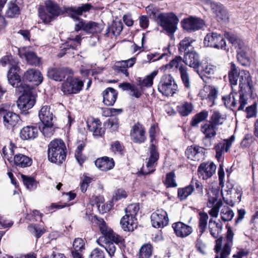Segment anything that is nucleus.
<instances>
[{"mask_svg":"<svg viewBox=\"0 0 258 258\" xmlns=\"http://www.w3.org/2000/svg\"><path fill=\"white\" fill-rule=\"evenodd\" d=\"M193 109V106L191 103L185 102L183 105L178 107V111L180 114L185 116L189 114Z\"/></svg>","mask_w":258,"mask_h":258,"instance_id":"obj_49","label":"nucleus"},{"mask_svg":"<svg viewBox=\"0 0 258 258\" xmlns=\"http://www.w3.org/2000/svg\"><path fill=\"white\" fill-rule=\"evenodd\" d=\"M14 87L16 88L17 94H22L17 101L20 113L23 115L29 113L28 110L31 109L35 104V97L32 94L30 86L22 83H17Z\"/></svg>","mask_w":258,"mask_h":258,"instance_id":"obj_2","label":"nucleus"},{"mask_svg":"<svg viewBox=\"0 0 258 258\" xmlns=\"http://www.w3.org/2000/svg\"><path fill=\"white\" fill-rule=\"evenodd\" d=\"M114 70L117 73H121L126 77L129 76V73L123 60L116 62L114 66Z\"/></svg>","mask_w":258,"mask_h":258,"instance_id":"obj_51","label":"nucleus"},{"mask_svg":"<svg viewBox=\"0 0 258 258\" xmlns=\"http://www.w3.org/2000/svg\"><path fill=\"white\" fill-rule=\"evenodd\" d=\"M21 177L24 185L29 191H33L36 189L38 182L31 176L21 174Z\"/></svg>","mask_w":258,"mask_h":258,"instance_id":"obj_38","label":"nucleus"},{"mask_svg":"<svg viewBox=\"0 0 258 258\" xmlns=\"http://www.w3.org/2000/svg\"><path fill=\"white\" fill-rule=\"evenodd\" d=\"M20 14V8L15 3H11L9 5L6 12V16L9 18H14Z\"/></svg>","mask_w":258,"mask_h":258,"instance_id":"obj_47","label":"nucleus"},{"mask_svg":"<svg viewBox=\"0 0 258 258\" xmlns=\"http://www.w3.org/2000/svg\"><path fill=\"white\" fill-rule=\"evenodd\" d=\"M190 183L192 185V187L195 188L198 194L202 195L203 194V187L201 182L199 181L198 180L192 178L190 181Z\"/></svg>","mask_w":258,"mask_h":258,"instance_id":"obj_60","label":"nucleus"},{"mask_svg":"<svg viewBox=\"0 0 258 258\" xmlns=\"http://www.w3.org/2000/svg\"><path fill=\"white\" fill-rule=\"evenodd\" d=\"M220 215L221 220L224 222H226L230 221L233 219L234 213L232 210L226 207L222 209Z\"/></svg>","mask_w":258,"mask_h":258,"instance_id":"obj_46","label":"nucleus"},{"mask_svg":"<svg viewBox=\"0 0 258 258\" xmlns=\"http://www.w3.org/2000/svg\"><path fill=\"white\" fill-rule=\"evenodd\" d=\"M237 58L238 62L243 66H249L250 63V59L243 48L237 50Z\"/></svg>","mask_w":258,"mask_h":258,"instance_id":"obj_42","label":"nucleus"},{"mask_svg":"<svg viewBox=\"0 0 258 258\" xmlns=\"http://www.w3.org/2000/svg\"><path fill=\"white\" fill-rule=\"evenodd\" d=\"M238 71L234 63H231V70L229 72V79L231 85H236L237 83L238 77Z\"/></svg>","mask_w":258,"mask_h":258,"instance_id":"obj_43","label":"nucleus"},{"mask_svg":"<svg viewBox=\"0 0 258 258\" xmlns=\"http://www.w3.org/2000/svg\"><path fill=\"white\" fill-rule=\"evenodd\" d=\"M67 150L64 141L60 139L51 141L47 146L48 160L53 163L60 165L66 160Z\"/></svg>","mask_w":258,"mask_h":258,"instance_id":"obj_3","label":"nucleus"},{"mask_svg":"<svg viewBox=\"0 0 258 258\" xmlns=\"http://www.w3.org/2000/svg\"><path fill=\"white\" fill-rule=\"evenodd\" d=\"M53 113L50 111V107L45 105L42 107L39 112V117L42 122V125L39 128L45 137H50L53 134Z\"/></svg>","mask_w":258,"mask_h":258,"instance_id":"obj_6","label":"nucleus"},{"mask_svg":"<svg viewBox=\"0 0 258 258\" xmlns=\"http://www.w3.org/2000/svg\"><path fill=\"white\" fill-rule=\"evenodd\" d=\"M224 36L233 46L238 50L242 49L244 47V44L243 40L237 35L225 32Z\"/></svg>","mask_w":258,"mask_h":258,"instance_id":"obj_34","label":"nucleus"},{"mask_svg":"<svg viewBox=\"0 0 258 258\" xmlns=\"http://www.w3.org/2000/svg\"><path fill=\"white\" fill-rule=\"evenodd\" d=\"M87 126L89 131L93 132V135L95 138L102 137L105 134V128L101 126L94 127L89 125L88 123Z\"/></svg>","mask_w":258,"mask_h":258,"instance_id":"obj_52","label":"nucleus"},{"mask_svg":"<svg viewBox=\"0 0 258 258\" xmlns=\"http://www.w3.org/2000/svg\"><path fill=\"white\" fill-rule=\"evenodd\" d=\"M92 178L84 174V178L80 183V188L83 192H85L89 184L92 182Z\"/></svg>","mask_w":258,"mask_h":258,"instance_id":"obj_54","label":"nucleus"},{"mask_svg":"<svg viewBox=\"0 0 258 258\" xmlns=\"http://www.w3.org/2000/svg\"><path fill=\"white\" fill-rule=\"evenodd\" d=\"M23 56L27 63L31 66H39L41 64L40 58L38 57L36 53L32 51H26L23 53Z\"/></svg>","mask_w":258,"mask_h":258,"instance_id":"obj_35","label":"nucleus"},{"mask_svg":"<svg viewBox=\"0 0 258 258\" xmlns=\"http://www.w3.org/2000/svg\"><path fill=\"white\" fill-rule=\"evenodd\" d=\"M73 246L74 249L81 251L85 249V240L81 238H76L73 241Z\"/></svg>","mask_w":258,"mask_h":258,"instance_id":"obj_53","label":"nucleus"},{"mask_svg":"<svg viewBox=\"0 0 258 258\" xmlns=\"http://www.w3.org/2000/svg\"><path fill=\"white\" fill-rule=\"evenodd\" d=\"M95 164L100 170L107 171L113 168L115 162L113 158L103 156L97 159L95 161Z\"/></svg>","mask_w":258,"mask_h":258,"instance_id":"obj_26","label":"nucleus"},{"mask_svg":"<svg viewBox=\"0 0 258 258\" xmlns=\"http://www.w3.org/2000/svg\"><path fill=\"white\" fill-rule=\"evenodd\" d=\"M0 62L4 67L10 64V69L7 73V78L9 83L15 86L17 83L21 82V77L19 75L21 69L17 65V62L12 55H5L2 57Z\"/></svg>","mask_w":258,"mask_h":258,"instance_id":"obj_7","label":"nucleus"},{"mask_svg":"<svg viewBox=\"0 0 258 258\" xmlns=\"http://www.w3.org/2000/svg\"><path fill=\"white\" fill-rule=\"evenodd\" d=\"M157 74V71H154L150 74L146 76L143 79L140 77L138 78L137 80V85L140 87L141 90H142L144 87H151L153 84V79Z\"/></svg>","mask_w":258,"mask_h":258,"instance_id":"obj_32","label":"nucleus"},{"mask_svg":"<svg viewBox=\"0 0 258 258\" xmlns=\"http://www.w3.org/2000/svg\"><path fill=\"white\" fill-rule=\"evenodd\" d=\"M123 146L118 141H115L111 145V149L114 152H118L121 154L123 151Z\"/></svg>","mask_w":258,"mask_h":258,"instance_id":"obj_64","label":"nucleus"},{"mask_svg":"<svg viewBox=\"0 0 258 258\" xmlns=\"http://www.w3.org/2000/svg\"><path fill=\"white\" fill-rule=\"evenodd\" d=\"M205 149L199 146L193 145L189 146L185 150V154L187 158L194 161H199L205 154Z\"/></svg>","mask_w":258,"mask_h":258,"instance_id":"obj_22","label":"nucleus"},{"mask_svg":"<svg viewBox=\"0 0 258 258\" xmlns=\"http://www.w3.org/2000/svg\"><path fill=\"white\" fill-rule=\"evenodd\" d=\"M199 215L200 216V218L199 224V229L201 236L205 231L207 225L208 215L205 212H200Z\"/></svg>","mask_w":258,"mask_h":258,"instance_id":"obj_45","label":"nucleus"},{"mask_svg":"<svg viewBox=\"0 0 258 258\" xmlns=\"http://www.w3.org/2000/svg\"><path fill=\"white\" fill-rule=\"evenodd\" d=\"M182 61H183V58L180 56H176L169 63L162 66V68L167 69H172L173 67L176 69L178 68L182 83L184 86L188 88L190 87V82L187 73V68L181 64Z\"/></svg>","mask_w":258,"mask_h":258,"instance_id":"obj_12","label":"nucleus"},{"mask_svg":"<svg viewBox=\"0 0 258 258\" xmlns=\"http://www.w3.org/2000/svg\"><path fill=\"white\" fill-rule=\"evenodd\" d=\"M238 77L239 79V106L237 110H243L244 106L247 103V99L245 98V90L248 89V92L252 94V81L251 77L249 72L245 70L239 71L238 72Z\"/></svg>","mask_w":258,"mask_h":258,"instance_id":"obj_4","label":"nucleus"},{"mask_svg":"<svg viewBox=\"0 0 258 258\" xmlns=\"http://www.w3.org/2000/svg\"><path fill=\"white\" fill-rule=\"evenodd\" d=\"M2 113L4 125L7 129H11L21 124L22 120L18 114L4 108Z\"/></svg>","mask_w":258,"mask_h":258,"instance_id":"obj_16","label":"nucleus"},{"mask_svg":"<svg viewBox=\"0 0 258 258\" xmlns=\"http://www.w3.org/2000/svg\"><path fill=\"white\" fill-rule=\"evenodd\" d=\"M28 230L33 234L37 239L39 238L45 232V230L42 228L39 225L33 224L28 226Z\"/></svg>","mask_w":258,"mask_h":258,"instance_id":"obj_48","label":"nucleus"},{"mask_svg":"<svg viewBox=\"0 0 258 258\" xmlns=\"http://www.w3.org/2000/svg\"><path fill=\"white\" fill-rule=\"evenodd\" d=\"M45 12H40L41 19L45 23H49L61 14L64 13L59 6L51 0L45 2Z\"/></svg>","mask_w":258,"mask_h":258,"instance_id":"obj_10","label":"nucleus"},{"mask_svg":"<svg viewBox=\"0 0 258 258\" xmlns=\"http://www.w3.org/2000/svg\"><path fill=\"white\" fill-rule=\"evenodd\" d=\"M152 226L155 228H162L168 224V217L165 211L161 209L157 210L151 216Z\"/></svg>","mask_w":258,"mask_h":258,"instance_id":"obj_18","label":"nucleus"},{"mask_svg":"<svg viewBox=\"0 0 258 258\" xmlns=\"http://www.w3.org/2000/svg\"><path fill=\"white\" fill-rule=\"evenodd\" d=\"M130 134L135 143L141 144L146 140L145 130L143 125L139 122L133 125Z\"/></svg>","mask_w":258,"mask_h":258,"instance_id":"obj_24","label":"nucleus"},{"mask_svg":"<svg viewBox=\"0 0 258 258\" xmlns=\"http://www.w3.org/2000/svg\"><path fill=\"white\" fill-rule=\"evenodd\" d=\"M177 88V84L170 74L163 75L158 85V91L166 96H172Z\"/></svg>","mask_w":258,"mask_h":258,"instance_id":"obj_11","label":"nucleus"},{"mask_svg":"<svg viewBox=\"0 0 258 258\" xmlns=\"http://www.w3.org/2000/svg\"><path fill=\"white\" fill-rule=\"evenodd\" d=\"M123 25L121 21H113L111 25H109L106 30L105 35L111 33L114 36H118L122 30Z\"/></svg>","mask_w":258,"mask_h":258,"instance_id":"obj_36","label":"nucleus"},{"mask_svg":"<svg viewBox=\"0 0 258 258\" xmlns=\"http://www.w3.org/2000/svg\"><path fill=\"white\" fill-rule=\"evenodd\" d=\"M201 70H199V73H198L200 76H201V78L203 79V76L206 75H211L214 74V70L212 66H207L206 67L204 68L203 66L201 65Z\"/></svg>","mask_w":258,"mask_h":258,"instance_id":"obj_55","label":"nucleus"},{"mask_svg":"<svg viewBox=\"0 0 258 258\" xmlns=\"http://www.w3.org/2000/svg\"><path fill=\"white\" fill-rule=\"evenodd\" d=\"M150 157L148 161L146 164L147 170H145L142 168L140 171L139 173L144 175H146L155 171L154 169V163L157 161L159 159V153L157 147L154 143H151L150 146Z\"/></svg>","mask_w":258,"mask_h":258,"instance_id":"obj_17","label":"nucleus"},{"mask_svg":"<svg viewBox=\"0 0 258 258\" xmlns=\"http://www.w3.org/2000/svg\"><path fill=\"white\" fill-rule=\"evenodd\" d=\"M72 74V70L68 68H52L48 70L47 75L50 79L61 82Z\"/></svg>","mask_w":258,"mask_h":258,"instance_id":"obj_20","label":"nucleus"},{"mask_svg":"<svg viewBox=\"0 0 258 258\" xmlns=\"http://www.w3.org/2000/svg\"><path fill=\"white\" fill-rule=\"evenodd\" d=\"M205 46L218 49H226V43L223 36L216 32L208 33L204 40Z\"/></svg>","mask_w":258,"mask_h":258,"instance_id":"obj_13","label":"nucleus"},{"mask_svg":"<svg viewBox=\"0 0 258 258\" xmlns=\"http://www.w3.org/2000/svg\"><path fill=\"white\" fill-rule=\"evenodd\" d=\"M205 22L202 19L194 16H189L184 18L181 21V25L183 29L191 32L202 29Z\"/></svg>","mask_w":258,"mask_h":258,"instance_id":"obj_15","label":"nucleus"},{"mask_svg":"<svg viewBox=\"0 0 258 258\" xmlns=\"http://www.w3.org/2000/svg\"><path fill=\"white\" fill-rule=\"evenodd\" d=\"M140 209L138 203L132 204L125 209V215L121 219L120 224L125 231L134 230L133 224L137 220L136 217Z\"/></svg>","mask_w":258,"mask_h":258,"instance_id":"obj_8","label":"nucleus"},{"mask_svg":"<svg viewBox=\"0 0 258 258\" xmlns=\"http://www.w3.org/2000/svg\"><path fill=\"white\" fill-rule=\"evenodd\" d=\"M14 163L17 167L26 168L32 164L31 158L23 154H18L14 157Z\"/></svg>","mask_w":258,"mask_h":258,"instance_id":"obj_30","label":"nucleus"},{"mask_svg":"<svg viewBox=\"0 0 258 258\" xmlns=\"http://www.w3.org/2000/svg\"><path fill=\"white\" fill-rule=\"evenodd\" d=\"M97 24L94 22L89 21L86 22L83 19H81L78 24L75 25V31L78 32L80 30H83L87 33H92L96 31Z\"/></svg>","mask_w":258,"mask_h":258,"instance_id":"obj_29","label":"nucleus"},{"mask_svg":"<svg viewBox=\"0 0 258 258\" xmlns=\"http://www.w3.org/2000/svg\"><path fill=\"white\" fill-rule=\"evenodd\" d=\"M84 84V81L69 75L62 83L61 90L66 95L78 94L82 90Z\"/></svg>","mask_w":258,"mask_h":258,"instance_id":"obj_9","label":"nucleus"},{"mask_svg":"<svg viewBox=\"0 0 258 258\" xmlns=\"http://www.w3.org/2000/svg\"><path fill=\"white\" fill-rule=\"evenodd\" d=\"M196 246L198 250L203 254H205L206 244L200 238H198L196 242Z\"/></svg>","mask_w":258,"mask_h":258,"instance_id":"obj_63","label":"nucleus"},{"mask_svg":"<svg viewBox=\"0 0 258 258\" xmlns=\"http://www.w3.org/2000/svg\"><path fill=\"white\" fill-rule=\"evenodd\" d=\"M217 127L210 122L206 123L201 126V132L205 135L203 141L205 142L208 139L215 137L216 135Z\"/></svg>","mask_w":258,"mask_h":258,"instance_id":"obj_31","label":"nucleus"},{"mask_svg":"<svg viewBox=\"0 0 258 258\" xmlns=\"http://www.w3.org/2000/svg\"><path fill=\"white\" fill-rule=\"evenodd\" d=\"M152 253V246L150 243L144 244L140 248L139 258H150Z\"/></svg>","mask_w":258,"mask_h":258,"instance_id":"obj_44","label":"nucleus"},{"mask_svg":"<svg viewBox=\"0 0 258 258\" xmlns=\"http://www.w3.org/2000/svg\"><path fill=\"white\" fill-rule=\"evenodd\" d=\"M212 192L213 195H215V197H209L208 206L210 207H212L215 204V203L217 201L218 195L219 194V190L217 189L213 190Z\"/></svg>","mask_w":258,"mask_h":258,"instance_id":"obj_62","label":"nucleus"},{"mask_svg":"<svg viewBox=\"0 0 258 258\" xmlns=\"http://www.w3.org/2000/svg\"><path fill=\"white\" fill-rule=\"evenodd\" d=\"M208 116V112L206 110H202L192 117L190 124L193 127L197 126L199 123L206 120Z\"/></svg>","mask_w":258,"mask_h":258,"instance_id":"obj_39","label":"nucleus"},{"mask_svg":"<svg viewBox=\"0 0 258 258\" xmlns=\"http://www.w3.org/2000/svg\"><path fill=\"white\" fill-rule=\"evenodd\" d=\"M235 96H238L237 93L234 94L231 93L227 96L222 97V100L226 108H231V107H234L236 106L237 100Z\"/></svg>","mask_w":258,"mask_h":258,"instance_id":"obj_41","label":"nucleus"},{"mask_svg":"<svg viewBox=\"0 0 258 258\" xmlns=\"http://www.w3.org/2000/svg\"><path fill=\"white\" fill-rule=\"evenodd\" d=\"M216 169V166L213 163H203L198 167V174L199 177L205 180L210 178L215 173Z\"/></svg>","mask_w":258,"mask_h":258,"instance_id":"obj_23","label":"nucleus"},{"mask_svg":"<svg viewBox=\"0 0 258 258\" xmlns=\"http://www.w3.org/2000/svg\"><path fill=\"white\" fill-rule=\"evenodd\" d=\"M146 10L149 16L153 19L157 18L156 15L159 11L158 9L153 5H150L146 8Z\"/></svg>","mask_w":258,"mask_h":258,"instance_id":"obj_56","label":"nucleus"},{"mask_svg":"<svg viewBox=\"0 0 258 258\" xmlns=\"http://www.w3.org/2000/svg\"><path fill=\"white\" fill-rule=\"evenodd\" d=\"M90 258H105V254L103 250L99 248H94L91 252Z\"/></svg>","mask_w":258,"mask_h":258,"instance_id":"obj_58","label":"nucleus"},{"mask_svg":"<svg viewBox=\"0 0 258 258\" xmlns=\"http://www.w3.org/2000/svg\"><path fill=\"white\" fill-rule=\"evenodd\" d=\"M43 78L41 72L35 69H31L28 70L24 73L22 80L23 82H31L34 85L38 86L43 81Z\"/></svg>","mask_w":258,"mask_h":258,"instance_id":"obj_21","label":"nucleus"},{"mask_svg":"<svg viewBox=\"0 0 258 258\" xmlns=\"http://www.w3.org/2000/svg\"><path fill=\"white\" fill-rule=\"evenodd\" d=\"M101 226H100V231L102 236H100L96 242L98 245L104 248L110 257L114 256L116 251L115 244L119 246L124 245V240L120 235L116 234L111 229H108L106 226L104 220L102 218L97 219Z\"/></svg>","mask_w":258,"mask_h":258,"instance_id":"obj_1","label":"nucleus"},{"mask_svg":"<svg viewBox=\"0 0 258 258\" xmlns=\"http://www.w3.org/2000/svg\"><path fill=\"white\" fill-rule=\"evenodd\" d=\"M172 228L176 235L180 237H186L192 232L191 226L181 222L174 223L172 224Z\"/></svg>","mask_w":258,"mask_h":258,"instance_id":"obj_25","label":"nucleus"},{"mask_svg":"<svg viewBox=\"0 0 258 258\" xmlns=\"http://www.w3.org/2000/svg\"><path fill=\"white\" fill-rule=\"evenodd\" d=\"M183 62L190 68L195 69L197 73H199V69L201 65L200 56L194 50L187 51L183 58Z\"/></svg>","mask_w":258,"mask_h":258,"instance_id":"obj_19","label":"nucleus"},{"mask_svg":"<svg viewBox=\"0 0 258 258\" xmlns=\"http://www.w3.org/2000/svg\"><path fill=\"white\" fill-rule=\"evenodd\" d=\"M38 134V128L35 126H27L24 127L20 131V136L23 140H33Z\"/></svg>","mask_w":258,"mask_h":258,"instance_id":"obj_28","label":"nucleus"},{"mask_svg":"<svg viewBox=\"0 0 258 258\" xmlns=\"http://www.w3.org/2000/svg\"><path fill=\"white\" fill-rule=\"evenodd\" d=\"M226 119V116L222 114L219 111H214L210 118V121L217 127L222 125Z\"/></svg>","mask_w":258,"mask_h":258,"instance_id":"obj_37","label":"nucleus"},{"mask_svg":"<svg viewBox=\"0 0 258 258\" xmlns=\"http://www.w3.org/2000/svg\"><path fill=\"white\" fill-rule=\"evenodd\" d=\"M93 9V6L90 3L82 4L79 6L64 7L63 12L68 16L76 21H80V17L84 13L89 12Z\"/></svg>","mask_w":258,"mask_h":258,"instance_id":"obj_14","label":"nucleus"},{"mask_svg":"<svg viewBox=\"0 0 258 258\" xmlns=\"http://www.w3.org/2000/svg\"><path fill=\"white\" fill-rule=\"evenodd\" d=\"M195 188L192 187V185L190 184L183 187L178 189V198L181 201L186 199V198L190 195L194 191Z\"/></svg>","mask_w":258,"mask_h":258,"instance_id":"obj_40","label":"nucleus"},{"mask_svg":"<svg viewBox=\"0 0 258 258\" xmlns=\"http://www.w3.org/2000/svg\"><path fill=\"white\" fill-rule=\"evenodd\" d=\"M245 112L247 114V118H249L254 116L256 114V103H254L252 105L247 107L245 109Z\"/></svg>","mask_w":258,"mask_h":258,"instance_id":"obj_61","label":"nucleus"},{"mask_svg":"<svg viewBox=\"0 0 258 258\" xmlns=\"http://www.w3.org/2000/svg\"><path fill=\"white\" fill-rule=\"evenodd\" d=\"M105 126L112 128L113 131L117 130L118 127V119L116 118L109 119L107 121L104 122Z\"/></svg>","mask_w":258,"mask_h":258,"instance_id":"obj_59","label":"nucleus"},{"mask_svg":"<svg viewBox=\"0 0 258 258\" xmlns=\"http://www.w3.org/2000/svg\"><path fill=\"white\" fill-rule=\"evenodd\" d=\"M103 102L106 106H113L115 103L117 95V91L112 87H108L103 91Z\"/></svg>","mask_w":258,"mask_h":258,"instance_id":"obj_27","label":"nucleus"},{"mask_svg":"<svg viewBox=\"0 0 258 258\" xmlns=\"http://www.w3.org/2000/svg\"><path fill=\"white\" fill-rule=\"evenodd\" d=\"M231 248L228 243H226L224 244L223 248L220 252V257L218 253L216 255L215 258H226L230 253Z\"/></svg>","mask_w":258,"mask_h":258,"instance_id":"obj_57","label":"nucleus"},{"mask_svg":"<svg viewBox=\"0 0 258 258\" xmlns=\"http://www.w3.org/2000/svg\"><path fill=\"white\" fill-rule=\"evenodd\" d=\"M175 175L174 172H170L166 174L165 184L167 187H174L177 186L175 180Z\"/></svg>","mask_w":258,"mask_h":258,"instance_id":"obj_50","label":"nucleus"},{"mask_svg":"<svg viewBox=\"0 0 258 258\" xmlns=\"http://www.w3.org/2000/svg\"><path fill=\"white\" fill-rule=\"evenodd\" d=\"M158 24L169 36H173L177 29L179 19L173 12L160 13L157 17Z\"/></svg>","mask_w":258,"mask_h":258,"instance_id":"obj_5","label":"nucleus"},{"mask_svg":"<svg viewBox=\"0 0 258 258\" xmlns=\"http://www.w3.org/2000/svg\"><path fill=\"white\" fill-rule=\"evenodd\" d=\"M195 41V40L190 37H186L181 40L177 45L178 49L180 54L182 53L185 54L187 51L193 50L192 43Z\"/></svg>","mask_w":258,"mask_h":258,"instance_id":"obj_33","label":"nucleus"}]
</instances>
